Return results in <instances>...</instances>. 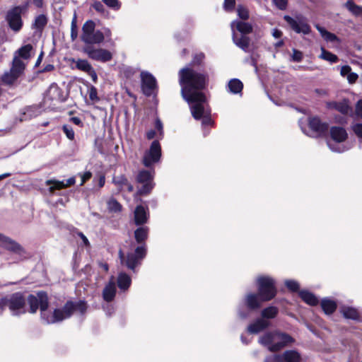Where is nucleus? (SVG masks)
<instances>
[{
	"label": "nucleus",
	"instance_id": "1",
	"mask_svg": "<svg viewBox=\"0 0 362 362\" xmlns=\"http://www.w3.org/2000/svg\"><path fill=\"white\" fill-rule=\"evenodd\" d=\"M179 83L182 96L188 103L193 117L195 119H202L204 124H210V110L206 96L201 92L206 85V76L185 67L179 71Z\"/></svg>",
	"mask_w": 362,
	"mask_h": 362
},
{
	"label": "nucleus",
	"instance_id": "2",
	"mask_svg": "<svg viewBox=\"0 0 362 362\" xmlns=\"http://www.w3.org/2000/svg\"><path fill=\"white\" fill-rule=\"evenodd\" d=\"M292 341L291 336L279 331L267 332L259 338V343L272 352L279 351Z\"/></svg>",
	"mask_w": 362,
	"mask_h": 362
},
{
	"label": "nucleus",
	"instance_id": "3",
	"mask_svg": "<svg viewBox=\"0 0 362 362\" xmlns=\"http://www.w3.org/2000/svg\"><path fill=\"white\" fill-rule=\"evenodd\" d=\"M43 300L40 314L44 322L47 324L56 323L71 315V308H73L71 303H66L62 309L56 308L52 310L48 308V303L46 304L45 298Z\"/></svg>",
	"mask_w": 362,
	"mask_h": 362
},
{
	"label": "nucleus",
	"instance_id": "4",
	"mask_svg": "<svg viewBox=\"0 0 362 362\" xmlns=\"http://www.w3.org/2000/svg\"><path fill=\"white\" fill-rule=\"evenodd\" d=\"M95 24L93 21H87L83 25L81 40L86 44L101 43L105 37H110L111 32L108 28L103 30H95Z\"/></svg>",
	"mask_w": 362,
	"mask_h": 362
},
{
	"label": "nucleus",
	"instance_id": "5",
	"mask_svg": "<svg viewBox=\"0 0 362 362\" xmlns=\"http://www.w3.org/2000/svg\"><path fill=\"white\" fill-rule=\"evenodd\" d=\"M233 30V40L235 44L243 50H246L249 46V38L245 35L252 32V25L245 22L233 21L231 23Z\"/></svg>",
	"mask_w": 362,
	"mask_h": 362
},
{
	"label": "nucleus",
	"instance_id": "6",
	"mask_svg": "<svg viewBox=\"0 0 362 362\" xmlns=\"http://www.w3.org/2000/svg\"><path fill=\"white\" fill-rule=\"evenodd\" d=\"M25 301L20 293L5 296L0 300V307L8 308L13 315H19L25 313Z\"/></svg>",
	"mask_w": 362,
	"mask_h": 362
},
{
	"label": "nucleus",
	"instance_id": "7",
	"mask_svg": "<svg viewBox=\"0 0 362 362\" xmlns=\"http://www.w3.org/2000/svg\"><path fill=\"white\" fill-rule=\"evenodd\" d=\"M330 136L332 139L337 144L327 142L329 149L336 153H343L348 151L351 147L347 144H341L346 141L348 137L346 131L341 127H332L330 129Z\"/></svg>",
	"mask_w": 362,
	"mask_h": 362
},
{
	"label": "nucleus",
	"instance_id": "8",
	"mask_svg": "<svg viewBox=\"0 0 362 362\" xmlns=\"http://www.w3.org/2000/svg\"><path fill=\"white\" fill-rule=\"evenodd\" d=\"M146 254V249L144 245L138 246L134 252H128L127 256H125L122 250L119 251V257L121 263L125 264L132 271H134L135 267L141 264V262L145 257Z\"/></svg>",
	"mask_w": 362,
	"mask_h": 362
},
{
	"label": "nucleus",
	"instance_id": "9",
	"mask_svg": "<svg viewBox=\"0 0 362 362\" xmlns=\"http://www.w3.org/2000/svg\"><path fill=\"white\" fill-rule=\"evenodd\" d=\"M258 284L259 295L262 300L272 299L276 293L274 286V281L268 276H260L257 280Z\"/></svg>",
	"mask_w": 362,
	"mask_h": 362
},
{
	"label": "nucleus",
	"instance_id": "10",
	"mask_svg": "<svg viewBox=\"0 0 362 362\" xmlns=\"http://www.w3.org/2000/svg\"><path fill=\"white\" fill-rule=\"evenodd\" d=\"M25 64L18 57H14L11 69L6 71L1 76V81L4 84H13L23 73Z\"/></svg>",
	"mask_w": 362,
	"mask_h": 362
},
{
	"label": "nucleus",
	"instance_id": "11",
	"mask_svg": "<svg viewBox=\"0 0 362 362\" xmlns=\"http://www.w3.org/2000/svg\"><path fill=\"white\" fill-rule=\"evenodd\" d=\"M161 156V147L158 141H153L148 150L143 157V163L146 167H150L155 163L159 161Z\"/></svg>",
	"mask_w": 362,
	"mask_h": 362
},
{
	"label": "nucleus",
	"instance_id": "12",
	"mask_svg": "<svg viewBox=\"0 0 362 362\" xmlns=\"http://www.w3.org/2000/svg\"><path fill=\"white\" fill-rule=\"evenodd\" d=\"M22 8L16 6L8 11L6 15V21L11 30L15 32L19 31L23 26V21L21 18Z\"/></svg>",
	"mask_w": 362,
	"mask_h": 362
},
{
	"label": "nucleus",
	"instance_id": "13",
	"mask_svg": "<svg viewBox=\"0 0 362 362\" xmlns=\"http://www.w3.org/2000/svg\"><path fill=\"white\" fill-rule=\"evenodd\" d=\"M153 175L148 170H141L137 176V181L141 185L138 192L140 194H148L153 189L154 184L153 182Z\"/></svg>",
	"mask_w": 362,
	"mask_h": 362
},
{
	"label": "nucleus",
	"instance_id": "14",
	"mask_svg": "<svg viewBox=\"0 0 362 362\" xmlns=\"http://www.w3.org/2000/svg\"><path fill=\"white\" fill-rule=\"evenodd\" d=\"M300 354L295 350L284 351L282 354L270 356L265 358L264 362H300Z\"/></svg>",
	"mask_w": 362,
	"mask_h": 362
},
{
	"label": "nucleus",
	"instance_id": "15",
	"mask_svg": "<svg viewBox=\"0 0 362 362\" xmlns=\"http://www.w3.org/2000/svg\"><path fill=\"white\" fill-rule=\"evenodd\" d=\"M141 89L144 95H151L157 88L155 77L148 71H141Z\"/></svg>",
	"mask_w": 362,
	"mask_h": 362
},
{
	"label": "nucleus",
	"instance_id": "16",
	"mask_svg": "<svg viewBox=\"0 0 362 362\" xmlns=\"http://www.w3.org/2000/svg\"><path fill=\"white\" fill-rule=\"evenodd\" d=\"M85 53L92 59L106 62L110 61L112 57V53L105 49H95L92 47H86L84 48Z\"/></svg>",
	"mask_w": 362,
	"mask_h": 362
},
{
	"label": "nucleus",
	"instance_id": "17",
	"mask_svg": "<svg viewBox=\"0 0 362 362\" xmlns=\"http://www.w3.org/2000/svg\"><path fill=\"white\" fill-rule=\"evenodd\" d=\"M71 62L73 67L88 74L93 82L95 83L97 81V74L91 64L86 59H71Z\"/></svg>",
	"mask_w": 362,
	"mask_h": 362
},
{
	"label": "nucleus",
	"instance_id": "18",
	"mask_svg": "<svg viewBox=\"0 0 362 362\" xmlns=\"http://www.w3.org/2000/svg\"><path fill=\"white\" fill-rule=\"evenodd\" d=\"M285 21L291 28L298 33L308 34L310 31L309 25L303 19H294L289 16H284Z\"/></svg>",
	"mask_w": 362,
	"mask_h": 362
},
{
	"label": "nucleus",
	"instance_id": "19",
	"mask_svg": "<svg viewBox=\"0 0 362 362\" xmlns=\"http://www.w3.org/2000/svg\"><path fill=\"white\" fill-rule=\"evenodd\" d=\"M76 179L74 177H71L67 179L66 181H59L55 180H49L46 181V185L49 187L48 191L51 194H54L55 190H59L67 187L69 186L74 185Z\"/></svg>",
	"mask_w": 362,
	"mask_h": 362
},
{
	"label": "nucleus",
	"instance_id": "20",
	"mask_svg": "<svg viewBox=\"0 0 362 362\" xmlns=\"http://www.w3.org/2000/svg\"><path fill=\"white\" fill-rule=\"evenodd\" d=\"M44 297L45 298V303L47 304L48 298L45 293H38L37 296L30 295L28 301L30 305V312L31 313H35L38 308L40 307V310L42 309V305L43 303Z\"/></svg>",
	"mask_w": 362,
	"mask_h": 362
},
{
	"label": "nucleus",
	"instance_id": "21",
	"mask_svg": "<svg viewBox=\"0 0 362 362\" xmlns=\"http://www.w3.org/2000/svg\"><path fill=\"white\" fill-rule=\"evenodd\" d=\"M45 100L62 102L64 100V98L63 96L62 91L59 86L56 83H52L45 93Z\"/></svg>",
	"mask_w": 362,
	"mask_h": 362
},
{
	"label": "nucleus",
	"instance_id": "22",
	"mask_svg": "<svg viewBox=\"0 0 362 362\" xmlns=\"http://www.w3.org/2000/svg\"><path fill=\"white\" fill-rule=\"evenodd\" d=\"M0 246L16 253L21 254L23 252L22 247L11 238L0 233Z\"/></svg>",
	"mask_w": 362,
	"mask_h": 362
},
{
	"label": "nucleus",
	"instance_id": "23",
	"mask_svg": "<svg viewBox=\"0 0 362 362\" xmlns=\"http://www.w3.org/2000/svg\"><path fill=\"white\" fill-rule=\"evenodd\" d=\"M309 127L312 131L310 136H315L324 133L327 129V124L322 123L317 117H313L309 119Z\"/></svg>",
	"mask_w": 362,
	"mask_h": 362
},
{
	"label": "nucleus",
	"instance_id": "24",
	"mask_svg": "<svg viewBox=\"0 0 362 362\" xmlns=\"http://www.w3.org/2000/svg\"><path fill=\"white\" fill-rule=\"evenodd\" d=\"M270 322L266 319L259 318L247 327V332L250 334H257L269 327Z\"/></svg>",
	"mask_w": 362,
	"mask_h": 362
},
{
	"label": "nucleus",
	"instance_id": "25",
	"mask_svg": "<svg viewBox=\"0 0 362 362\" xmlns=\"http://www.w3.org/2000/svg\"><path fill=\"white\" fill-rule=\"evenodd\" d=\"M264 300H261L260 296L255 293H248L245 298V305L249 310H256L261 306V304Z\"/></svg>",
	"mask_w": 362,
	"mask_h": 362
},
{
	"label": "nucleus",
	"instance_id": "26",
	"mask_svg": "<svg viewBox=\"0 0 362 362\" xmlns=\"http://www.w3.org/2000/svg\"><path fill=\"white\" fill-rule=\"evenodd\" d=\"M134 222L136 225L146 223L148 218L147 210L143 206H137L134 212Z\"/></svg>",
	"mask_w": 362,
	"mask_h": 362
},
{
	"label": "nucleus",
	"instance_id": "27",
	"mask_svg": "<svg viewBox=\"0 0 362 362\" xmlns=\"http://www.w3.org/2000/svg\"><path fill=\"white\" fill-rule=\"evenodd\" d=\"M115 293L116 286L113 278H112L111 281L109 282L107 285H106V286L103 289V299L107 302L112 301L115 296Z\"/></svg>",
	"mask_w": 362,
	"mask_h": 362
},
{
	"label": "nucleus",
	"instance_id": "28",
	"mask_svg": "<svg viewBox=\"0 0 362 362\" xmlns=\"http://www.w3.org/2000/svg\"><path fill=\"white\" fill-rule=\"evenodd\" d=\"M299 296L304 302L310 305H315L318 303L317 297L308 291L302 290L299 291Z\"/></svg>",
	"mask_w": 362,
	"mask_h": 362
},
{
	"label": "nucleus",
	"instance_id": "29",
	"mask_svg": "<svg viewBox=\"0 0 362 362\" xmlns=\"http://www.w3.org/2000/svg\"><path fill=\"white\" fill-rule=\"evenodd\" d=\"M321 307L325 314L330 315L335 311L337 303L329 298H324L321 301Z\"/></svg>",
	"mask_w": 362,
	"mask_h": 362
},
{
	"label": "nucleus",
	"instance_id": "30",
	"mask_svg": "<svg viewBox=\"0 0 362 362\" xmlns=\"http://www.w3.org/2000/svg\"><path fill=\"white\" fill-rule=\"evenodd\" d=\"M131 278L129 275L125 273H119L117 278V285L119 289L125 291L128 289V288L131 285Z\"/></svg>",
	"mask_w": 362,
	"mask_h": 362
},
{
	"label": "nucleus",
	"instance_id": "31",
	"mask_svg": "<svg viewBox=\"0 0 362 362\" xmlns=\"http://www.w3.org/2000/svg\"><path fill=\"white\" fill-rule=\"evenodd\" d=\"M341 313L343 315V316L346 319H351V320H358L359 317L358 313L356 309L348 307V306H343L341 308Z\"/></svg>",
	"mask_w": 362,
	"mask_h": 362
},
{
	"label": "nucleus",
	"instance_id": "32",
	"mask_svg": "<svg viewBox=\"0 0 362 362\" xmlns=\"http://www.w3.org/2000/svg\"><path fill=\"white\" fill-rule=\"evenodd\" d=\"M316 28L320 33L321 36L324 38L325 40L329 42H338V37L333 33L328 32L324 28L320 26L319 25H316Z\"/></svg>",
	"mask_w": 362,
	"mask_h": 362
},
{
	"label": "nucleus",
	"instance_id": "33",
	"mask_svg": "<svg viewBox=\"0 0 362 362\" xmlns=\"http://www.w3.org/2000/svg\"><path fill=\"white\" fill-rule=\"evenodd\" d=\"M148 234V228L146 226H141L134 231V237L138 243L144 242Z\"/></svg>",
	"mask_w": 362,
	"mask_h": 362
},
{
	"label": "nucleus",
	"instance_id": "34",
	"mask_svg": "<svg viewBox=\"0 0 362 362\" xmlns=\"http://www.w3.org/2000/svg\"><path fill=\"white\" fill-rule=\"evenodd\" d=\"M32 50L33 46L28 44L21 47L16 53L18 54V58L21 57L24 59H28L31 57ZM15 57H17V55H16Z\"/></svg>",
	"mask_w": 362,
	"mask_h": 362
},
{
	"label": "nucleus",
	"instance_id": "35",
	"mask_svg": "<svg viewBox=\"0 0 362 362\" xmlns=\"http://www.w3.org/2000/svg\"><path fill=\"white\" fill-rule=\"evenodd\" d=\"M345 6L353 15L362 17V6L356 5L352 1H347Z\"/></svg>",
	"mask_w": 362,
	"mask_h": 362
},
{
	"label": "nucleus",
	"instance_id": "36",
	"mask_svg": "<svg viewBox=\"0 0 362 362\" xmlns=\"http://www.w3.org/2000/svg\"><path fill=\"white\" fill-rule=\"evenodd\" d=\"M228 86L229 90L235 94L241 92L243 87L242 82L236 78L231 79L228 82Z\"/></svg>",
	"mask_w": 362,
	"mask_h": 362
},
{
	"label": "nucleus",
	"instance_id": "37",
	"mask_svg": "<svg viewBox=\"0 0 362 362\" xmlns=\"http://www.w3.org/2000/svg\"><path fill=\"white\" fill-rule=\"evenodd\" d=\"M319 57L330 63H336L338 61L337 55L327 51L324 47H321V54Z\"/></svg>",
	"mask_w": 362,
	"mask_h": 362
},
{
	"label": "nucleus",
	"instance_id": "38",
	"mask_svg": "<svg viewBox=\"0 0 362 362\" xmlns=\"http://www.w3.org/2000/svg\"><path fill=\"white\" fill-rule=\"evenodd\" d=\"M278 313V310L276 307H268L262 311V319H272L274 318Z\"/></svg>",
	"mask_w": 362,
	"mask_h": 362
},
{
	"label": "nucleus",
	"instance_id": "39",
	"mask_svg": "<svg viewBox=\"0 0 362 362\" xmlns=\"http://www.w3.org/2000/svg\"><path fill=\"white\" fill-rule=\"evenodd\" d=\"M47 23V17L43 15H39L35 19L33 27L38 30H42Z\"/></svg>",
	"mask_w": 362,
	"mask_h": 362
},
{
	"label": "nucleus",
	"instance_id": "40",
	"mask_svg": "<svg viewBox=\"0 0 362 362\" xmlns=\"http://www.w3.org/2000/svg\"><path fill=\"white\" fill-rule=\"evenodd\" d=\"M107 204L110 212L117 213L122 210L121 204L115 199H109Z\"/></svg>",
	"mask_w": 362,
	"mask_h": 362
},
{
	"label": "nucleus",
	"instance_id": "41",
	"mask_svg": "<svg viewBox=\"0 0 362 362\" xmlns=\"http://www.w3.org/2000/svg\"><path fill=\"white\" fill-rule=\"evenodd\" d=\"M69 303L73 305V308H71V314L74 313V311H78L81 314H83L87 309V305L83 301H78L75 303L73 302Z\"/></svg>",
	"mask_w": 362,
	"mask_h": 362
},
{
	"label": "nucleus",
	"instance_id": "42",
	"mask_svg": "<svg viewBox=\"0 0 362 362\" xmlns=\"http://www.w3.org/2000/svg\"><path fill=\"white\" fill-rule=\"evenodd\" d=\"M334 108L342 114L346 115L351 111V108L346 101H342L334 104Z\"/></svg>",
	"mask_w": 362,
	"mask_h": 362
},
{
	"label": "nucleus",
	"instance_id": "43",
	"mask_svg": "<svg viewBox=\"0 0 362 362\" xmlns=\"http://www.w3.org/2000/svg\"><path fill=\"white\" fill-rule=\"evenodd\" d=\"M77 37H78V28H77V22H76V16L75 14L71 21V40L74 41L77 38Z\"/></svg>",
	"mask_w": 362,
	"mask_h": 362
},
{
	"label": "nucleus",
	"instance_id": "44",
	"mask_svg": "<svg viewBox=\"0 0 362 362\" xmlns=\"http://www.w3.org/2000/svg\"><path fill=\"white\" fill-rule=\"evenodd\" d=\"M108 7L114 10H119L121 4L118 0H102Z\"/></svg>",
	"mask_w": 362,
	"mask_h": 362
},
{
	"label": "nucleus",
	"instance_id": "45",
	"mask_svg": "<svg viewBox=\"0 0 362 362\" xmlns=\"http://www.w3.org/2000/svg\"><path fill=\"white\" fill-rule=\"evenodd\" d=\"M237 12L238 16L243 20H246L249 18L248 11L243 6H239L237 8Z\"/></svg>",
	"mask_w": 362,
	"mask_h": 362
},
{
	"label": "nucleus",
	"instance_id": "46",
	"mask_svg": "<svg viewBox=\"0 0 362 362\" xmlns=\"http://www.w3.org/2000/svg\"><path fill=\"white\" fill-rule=\"evenodd\" d=\"M63 131L69 139L73 140L74 139V135H75L73 129L69 125H67V124L64 125Z\"/></svg>",
	"mask_w": 362,
	"mask_h": 362
},
{
	"label": "nucleus",
	"instance_id": "47",
	"mask_svg": "<svg viewBox=\"0 0 362 362\" xmlns=\"http://www.w3.org/2000/svg\"><path fill=\"white\" fill-rule=\"evenodd\" d=\"M286 287L292 291H296L299 288V284L294 280H286L285 281Z\"/></svg>",
	"mask_w": 362,
	"mask_h": 362
},
{
	"label": "nucleus",
	"instance_id": "48",
	"mask_svg": "<svg viewBox=\"0 0 362 362\" xmlns=\"http://www.w3.org/2000/svg\"><path fill=\"white\" fill-rule=\"evenodd\" d=\"M303 59V53L296 49H293V54L291 55V60L296 62H300Z\"/></svg>",
	"mask_w": 362,
	"mask_h": 362
},
{
	"label": "nucleus",
	"instance_id": "49",
	"mask_svg": "<svg viewBox=\"0 0 362 362\" xmlns=\"http://www.w3.org/2000/svg\"><path fill=\"white\" fill-rule=\"evenodd\" d=\"M354 134L360 139H362V124H355L352 126Z\"/></svg>",
	"mask_w": 362,
	"mask_h": 362
},
{
	"label": "nucleus",
	"instance_id": "50",
	"mask_svg": "<svg viewBox=\"0 0 362 362\" xmlns=\"http://www.w3.org/2000/svg\"><path fill=\"white\" fill-rule=\"evenodd\" d=\"M273 2L280 10H285L287 7V0H273Z\"/></svg>",
	"mask_w": 362,
	"mask_h": 362
},
{
	"label": "nucleus",
	"instance_id": "51",
	"mask_svg": "<svg viewBox=\"0 0 362 362\" xmlns=\"http://www.w3.org/2000/svg\"><path fill=\"white\" fill-rule=\"evenodd\" d=\"M235 6V0H225L223 7L226 11H231Z\"/></svg>",
	"mask_w": 362,
	"mask_h": 362
},
{
	"label": "nucleus",
	"instance_id": "52",
	"mask_svg": "<svg viewBox=\"0 0 362 362\" xmlns=\"http://www.w3.org/2000/svg\"><path fill=\"white\" fill-rule=\"evenodd\" d=\"M122 182H124V189H121L122 190H127L128 192H132L133 190V186L128 182L127 180L124 177H121Z\"/></svg>",
	"mask_w": 362,
	"mask_h": 362
},
{
	"label": "nucleus",
	"instance_id": "53",
	"mask_svg": "<svg viewBox=\"0 0 362 362\" xmlns=\"http://www.w3.org/2000/svg\"><path fill=\"white\" fill-rule=\"evenodd\" d=\"M351 72V69L349 66L346 65L341 67L340 74L342 76H347Z\"/></svg>",
	"mask_w": 362,
	"mask_h": 362
},
{
	"label": "nucleus",
	"instance_id": "54",
	"mask_svg": "<svg viewBox=\"0 0 362 362\" xmlns=\"http://www.w3.org/2000/svg\"><path fill=\"white\" fill-rule=\"evenodd\" d=\"M80 175L81 177V182L80 185H83L86 182V181H87L91 177L92 174L90 172H85L84 173L81 174Z\"/></svg>",
	"mask_w": 362,
	"mask_h": 362
},
{
	"label": "nucleus",
	"instance_id": "55",
	"mask_svg": "<svg viewBox=\"0 0 362 362\" xmlns=\"http://www.w3.org/2000/svg\"><path fill=\"white\" fill-rule=\"evenodd\" d=\"M347 80L350 83H355L358 78V74L354 72H351L347 76Z\"/></svg>",
	"mask_w": 362,
	"mask_h": 362
},
{
	"label": "nucleus",
	"instance_id": "56",
	"mask_svg": "<svg viewBox=\"0 0 362 362\" xmlns=\"http://www.w3.org/2000/svg\"><path fill=\"white\" fill-rule=\"evenodd\" d=\"M356 114L362 117V100H359L356 106Z\"/></svg>",
	"mask_w": 362,
	"mask_h": 362
},
{
	"label": "nucleus",
	"instance_id": "57",
	"mask_svg": "<svg viewBox=\"0 0 362 362\" xmlns=\"http://www.w3.org/2000/svg\"><path fill=\"white\" fill-rule=\"evenodd\" d=\"M156 128L159 131L160 135L162 137L163 134V124L159 119L156 120Z\"/></svg>",
	"mask_w": 362,
	"mask_h": 362
},
{
	"label": "nucleus",
	"instance_id": "58",
	"mask_svg": "<svg viewBox=\"0 0 362 362\" xmlns=\"http://www.w3.org/2000/svg\"><path fill=\"white\" fill-rule=\"evenodd\" d=\"M272 35L274 38H280L282 36L283 33L280 30L274 28L272 31Z\"/></svg>",
	"mask_w": 362,
	"mask_h": 362
},
{
	"label": "nucleus",
	"instance_id": "59",
	"mask_svg": "<svg viewBox=\"0 0 362 362\" xmlns=\"http://www.w3.org/2000/svg\"><path fill=\"white\" fill-rule=\"evenodd\" d=\"M93 8L99 11H103V6L100 2H95L93 4Z\"/></svg>",
	"mask_w": 362,
	"mask_h": 362
},
{
	"label": "nucleus",
	"instance_id": "60",
	"mask_svg": "<svg viewBox=\"0 0 362 362\" xmlns=\"http://www.w3.org/2000/svg\"><path fill=\"white\" fill-rule=\"evenodd\" d=\"M121 177H122L115 178L114 181H115V184L119 185L121 189H124V182H122V180H121Z\"/></svg>",
	"mask_w": 362,
	"mask_h": 362
},
{
	"label": "nucleus",
	"instance_id": "61",
	"mask_svg": "<svg viewBox=\"0 0 362 362\" xmlns=\"http://www.w3.org/2000/svg\"><path fill=\"white\" fill-rule=\"evenodd\" d=\"M238 314L241 318H246L249 315V312L248 311H247L245 313L243 312L241 310V308H240L238 310Z\"/></svg>",
	"mask_w": 362,
	"mask_h": 362
},
{
	"label": "nucleus",
	"instance_id": "62",
	"mask_svg": "<svg viewBox=\"0 0 362 362\" xmlns=\"http://www.w3.org/2000/svg\"><path fill=\"white\" fill-rule=\"evenodd\" d=\"M156 132L153 130H150L146 133V137L148 139H152L154 138Z\"/></svg>",
	"mask_w": 362,
	"mask_h": 362
},
{
	"label": "nucleus",
	"instance_id": "63",
	"mask_svg": "<svg viewBox=\"0 0 362 362\" xmlns=\"http://www.w3.org/2000/svg\"><path fill=\"white\" fill-rule=\"evenodd\" d=\"M70 120L76 125H80L81 124V120L80 119V118L76 117H71Z\"/></svg>",
	"mask_w": 362,
	"mask_h": 362
},
{
	"label": "nucleus",
	"instance_id": "64",
	"mask_svg": "<svg viewBox=\"0 0 362 362\" xmlns=\"http://www.w3.org/2000/svg\"><path fill=\"white\" fill-rule=\"evenodd\" d=\"M33 2L37 8H41L43 5V0H33Z\"/></svg>",
	"mask_w": 362,
	"mask_h": 362
}]
</instances>
